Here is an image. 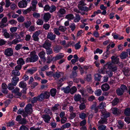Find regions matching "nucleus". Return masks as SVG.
<instances>
[{
  "label": "nucleus",
  "instance_id": "obj_8",
  "mask_svg": "<svg viewBox=\"0 0 130 130\" xmlns=\"http://www.w3.org/2000/svg\"><path fill=\"white\" fill-rule=\"evenodd\" d=\"M42 47L45 49L51 47V42L48 40H46L42 44Z\"/></svg>",
  "mask_w": 130,
  "mask_h": 130
},
{
  "label": "nucleus",
  "instance_id": "obj_21",
  "mask_svg": "<svg viewBox=\"0 0 130 130\" xmlns=\"http://www.w3.org/2000/svg\"><path fill=\"white\" fill-rule=\"evenodd\" d=\"M109 85L107 84H103L101 86L102 89L103 91L108 90L109 89Z\"/></svg>",
  "mask_w": 130,
  "mask_h": 130
},
{
  "label": "nucleus",
  "instance_id": "obj_50",
  "mask_svg": "<svg viewBox=\"0 0 130 130\" xmlns=\"http://www.w3.org/2000/svg\"><path fill=\"white\" fill-rule=\"evenodd\" d=\"M106 104L105 102H102L98 106V107L100 109H102L106 107Z\"/></svg>",
  "mask_w": 130,
  "mask_h": 130
},
{
  "label": "nucleus",
  "instance_id": "obj_38",
  "mask_svg": "<svg viewBox=\"0 0 130 130\" xmlns=\"http://www.w3.org/2000/svg\"><path fill=\"white\" fill-rule=\"evenodd\" d=\"M119 102V100L117 98H115L112 102V104L113 106H115Z\"/></svg>",
  "mask_w": 130,
  "mask_h": 130
},
{
  "label": "nucleus",
  "instance_id": "obj_27",
  "mask_svg": "<svg viewBox=\"0 0 130 130\" xmlns=\"http://www.w3.org/2000/svg\"><path fill=\"white\" fill-rule=\"evenodd\" d=\"M25 63L23 59L22 58H20L17 61V64L19 65H21V66L23 65Z\"/></svg>",
  "mask_w": 130,
  "mask_h": 130
},
{
  "label": "nucleus",
  "instance_id": "obj_13",
  "mask_svg": "<svg viewBox=\"0 0 130 130\" xmlns=\"http://www.w3.org/2000/svg\"><path fill=\"white\" fill-rule=\"evenodd\" d=\"M40 33V31H36L34 33L32 37L33 38V40L35 41H37L39 40V38L38 36Z\"/></svg>",
  "mask_w": 130,
  "mask_h": 130
},
{
  "label": "nucleus",
  "instance_id": "obj_59",
  "mask_svg": "<svg viewBox=\"0 0 130 130\" xmlns=\"http://www.w3.org/2000/svg\"><path fill=\"white\" fill-rule=\"evenodd\" d=\"M110 53V52L106 51L105 53H104L103 55L104 58V59H106L108 57Z\"/></svg>",
  "mask_w": 130,
  "mask_h": 130
},
{
  "label": "nucleus",
  "instance_id": "obj_52",
  "mask_svg": "<svg viewBox=\"0 0 130 130\" xmlns=\"http://www.w3.org/2000/svg\"><path fill=\"white\" fill-rule=\"evenodd\" d=\"M63 56L61 55H57L56 56L54 57V61H56L62 58Z\"/></svg>",
  "mask_w": 130,
  "mask_h": 130
},
{
  "label": "nucleus",
  "instance_id": "obj_30",
  "mask_svg": "<svg viewBox=\"0 0 130 130\" xmlns=\"http://www.w3.org/2000/svg\"><path fill=\"white\" fill-rule=\"evenodd\" d=\"M77 89L76 87L74 86L72 87L71 89L70 88V92L72 94H73L76 92Z\"/></svg>",
  "mask_w": 130,
  "mask_h": 130
},
{
  "label": "nucleus",
  "instance_id": "obj_20",
  "mask_svg": "<svg viewBox=\"0 0 130 130\" xmlns=\"http://www.w3.org/2000/svg\"><path fill=\"white\" fill-rule=\"evenodd\" d=\"M94 78L95 81H100L101 78L102 77L101 75L99 73H97L94 74Z\"/></svg>",
  "mask_w": 130,
  "mask_h": 130
},
{
  "label": "nucleus",
  "instance_id": "obj_64",
  "mask_svg": "<svg viewBox=\"0 0 130 130\" xmlns=\"http://www.w3.org/2000/svg\"><path fill=\"white\" fill-rule=\"evenodd\" d=\"M19 130H29V129L25 126L22 125L20 127Z\"/></svg>",
  "mask_w": 130,
  "mask_h": 130
},
{
  "label": "nucleus",
  "instance_id": "obj_11",
  "mask_svg": "<svg viewBox=\"0 0 130 130\" xmlns=\"http://www.w3.org/2000/svg\"><path fill=\"white\" fill-rule=\"evenodd\" d=\"M51 17V14L48 12L44 13L43 17V19L45 22H47L50 19Z\"/></svg>",
  "mask_w": 130,
  "mask_h": 130
},
{
  "label": "nucleus",
  "instance_id": "obj_37",
  "mask_svg": "<svg viewBox=\"0 0 130 130\" xmlns=\"http://www.w3.org/2000/svg\"><path fill=\"white\" fill-rule=\"evenodd\" d=\"M102 92V91L101 89H98L96 90L94 93L95 95L99 96L101 95Z\"/></svg>",
  "mask_w": 130,
  "mask_h": 130
},
{
  "label": "nucleus",
  "instance_id": "obj_15",
  "mask_svg": "<svg viewBox=\"0 0 130 130\" xmlns=\"http://www.w3.org/2000/svg\"><path fill=\"white\" fill-rule=\"evenodd\" d=\"M2 92L5 94H7L8 92V90H7V86L6 84L3 83L2 85Z\"/></svg>",
  "mask_w": 130,
  "mask_h": 130
},
{
  "label": "nucleus",
  "instance_id": "obj_61",
  "mask_svg": "<svg viewBox=\"0 0 130 130\" xmlns=\"http://www.w3.org/2000/svg\"><path fill=\"white\" fill-rule=\"evenodd\" d=\"M44 112L45 114L47 115L49 114L50 113L51 115H52V113L50 112V110L48 108H46L44 110Z\"/></svg>",
  "mask_w": 130,
  "mask_h": 130
},
{
  "label": "nucleus",
  "instance_id": "obj_6",
  "mask_svg": "<svg viewBox=\"0 0 130 130\" xmlns=\"http://www.w3.org/2000/svg\"><path fill=\"white\" fill-rule=\"evenodd\" d=\"M45 53L44 51L41 52L38 54V55L41 60L44 62H45L46 60V58L45 56Z\"/></svg>",
  "mask_w": 130,
  "mask_h": 130
},
{
  "label": "nucleus",
  "instance_id": "obj_1",
  "mask_svg": "<svg viewBox=\"0 0 130 130\" xmlns=\"http://www.w3.org/2000/svg\"><path fill=\"white\" fill-rule=\"evenodd\" d=\"M30 56V57L27 58L26 61L27 62H34L38 60V57L36 55V52L35 51H33L31 52Z\"/></svg>",
  "mask_w": 130,
  "mask_h": 130
},
{
  "label": "nucleus",
  "instance_id": "obj_43",
  "mask_svg": "<svg viewBox=\"0 0 130 130\" xmlns=\"http://www.w3.org/2000/svg\"><path fill=\"white\" fill-rule=\"evenodd\" d=\"M80 20V15L78 14L76 15L75 18L74 19V22H78Z\"/></svg>",
  "mask_w": 130,
  "mask_h": 130
},
{
  "label": "nucleus",
  "instance_id": "obj_40",
  "mask_svg": "<svg viewBox=\"0 0 130 130\" xmlns=\"http://www.w3.org/2000/svg\"><path fill=\"white\" fill-rule=\"evenodd\" d=\"M43 93H41L38 96L39 101H41L45 98Z\"/></svg>",
  "mask_w": 130,
  "mask_h": 130
},
{
  "label": "nucleus",
  "instance_id": "obj_62",
  "mask_svg": "<svg viewBox=\"0 0 130 130\" xmlns=\"http://www.w3.org/2000/svg\"><path fill=\"white\" fill-rule=\"evenodd\" d=\"M59 30L62 32L65 31L66 30V28L65 27L60 26L59 27Z\"/></svg>",
  "mask_w": 130,
  "mask_h": 130
},
{
  "label": "nucleus",
  "instance_id": "obj_35",
  "mask_svg": "<svg viewBox=\"0 0 130 130\" xmlns=\"http://www.w3.org/2000/svg\"><path fill=\"white\" fill-rule=\"evenodd\" d=\"M116 91L117 95H123L124 93L123 91L120 88L117 89Z\"/></svg>",
  "mask_w": 130,
  "mask_h": 130
},
{
  "label": "nucleus",
  "instance_id": "obj_16",
  "mask_svg": "<svg viewBox=\"0 0 130 130\" xmlns=\"http://www.w3.org/2000/svg\"><path fill=\"white\" fill-rule=\"evenodd\" d=\"M111 62L112 63L116 64H118L119 62V59L117 57H115V56H112L111 57Z\"/></svg>",
  "mask_w": 130,
  "mask_h": 130
},
{
  "label": "nucleus",
  "instance_id": "obj_32",
  "mask_svg": "<svg viewBox=\"0 0 130 130\" xmlns=\"http://www.w3.org/2000/svg\"><path fill=\"white\" fill-rule=\"evenodd\" d=\"M78 8L79 9L82 11H88V10H90L89 9H88V8L86 6H79L78 7Z\"/></svg>",
  "mask_w": 130,
  "mask_h": 130
},
{
  "label": "nucleus",
  "instance_id": "obj_4",
  "mask_svg": "<svg viewBox=\"0 0 130 130\" xmlns=\"http://www.w3.org/2000/svg\"><path fill=\"white\" fill-rule=\"evenodd\" d=\"M4 54L7 56H10L13 54V51L11 48H8L5 51Z\"/></svg>",
  "mask_w": 130,
  "mask_h": 130
},
{
  "label": "nucleus",
  "instance_id": "obj_31",
  "mask_svg": "<svg viewBox=\"0 0 130 130\" xmlns=\"http://www.w3.org/2000/svg\"><path fill=\"white\" fill-rule=\"evenodd\" d=\"M56 90L55 88H53L50 91V92L51 95L52 96H54L56 93Z\"/></svg>",
  "mask_w": 130,
  "mask_h": 130
},
{
  "label": "nucleus",
  "instance_id": "obj_17",
  "mask_svg": "<svg viewBox=\"0 0 130 130\" xmlns=\"http://www.w3.org/2000/svg\"><path fill=\"white\" fill-rule=\"evenodd\" d=\"M19 80V78L16 76H14L12 79L11 82L15 86Z\"/></svg>",
  "mask_w": 130,
  "mask_h": 130
},
{
  "label": "nucleus",
  "instance_id": "obj_58",
  "mask_svg": "<svg viewBox=\"0 0 130 130\" xmlns=\"http://www.w3.org/2000/svg\"><path fill=\"white\" fill-rule=\"evenodd\" d=\"M20 40H19L17 39H15L13 40L11 42V43L12 44H16L17 43L20 42Z\"/></svg>",
  "mask_w": 130,
  "mask_h": 130
},
{
  "label": "nucleus",
  "instance_id": "obj_18",
  "mask_svg": "<svg viewBox=\"0 0 130 130\" xmlns=\"http://www.w3.org/2000/svg\"><path fill=\"white\" fill-rule=\"evenodd\" d=\"M74 98L75 102L80 101L82 98L81 95L79 94H75Z\"/></svg>",
  "mask_w": 130,
  "mask_h": 130
},
{
  "label": "nucleus",
  "instance_id": "obj_5",
  "mask_svg": "<svg viewBox=\"0 0 130 130\" xmlns=\"http://www.w3.org/2000/svg\"><path fill=\"white\" fill-rule=\"evenodd\" d=\"M36 7L32 6L29 8L24 11L23 12L24 14H26L27 13H29L31 10L33 11H36Z\"/></svg>",
  "mask_w": 130,
  "mask_h": 130
},
{
  "label": "nucleus",
  "instance_id": "obj_24",
  "mask_svg": "<svg viewBox=\"0 0 130 130\" xmlns=\"http://www.w3.org/2000/svg\"><path fill=\"white\" fill-rule=\"evenodd\" d=\"M12 75L14 76H19L20 75V73L19 71L15 70H13L12 72Z\"/></svg>",
  "mask_w": 130,
  "mask_h": 130
},
{
  "label": "nucleus",
  "instance_id": "obj_19",
  "mask_svg": "<svg viewBox=\"0 0 130 130\" xmlns=\"http://www.w3.org/2000/svg\"><path fill=\"white\" fill-rule=\"evenodd\" d=\"M124 75L126 76H128L130 75V72L128 68H124L122 70Z\"/></svg>",
  "mask_w": 130,
  "mask_h": 130
},
{
  "label": "nucleus",
  "instance_id": "obj_53",
  "mask_svg": "<svg viewBox=\"0 0 130 130\" xmlns=\"http://www.w3.org/2000/svg\"><path fill=\"white\" fill-rule=\"evenodd\" d=\"M27 123V121L25 118L22 119L19 122V123L22 124H25Z\"/></svg>",
  "mask_w": 130,
  "mask_h": 130
},
{
  "label": "nucleus",
  "instance_id": "obj_3",
  "mask_svg": "<svg viewBox=\"0 0 130 130\" xmlns=\"http://www.w3.org/2000/svg\"><path fill=\"white\" fill-rule=\"evenodd\" d=\"M106 65L108 66L107 68L111 70L112 71H115L117 70V67L111 62H108L106 64Z\"/></svg>",
  "mask_w": 130,
  "mask_h": 130
},
{
  "label": "nucleus",
  "instance_id": "obj_57",
  "mask_svg": "<svg viewBox=\"0 0 130 130\" xmlns=\"http://www.w3.org/2000/svg\"><path fill=\"white\" fill-rule=\"evenodd\" d=\"M36 23L38 25H41L43 23V21L41 19H38Z\"/></svg>",
  "mask_w": 130,
  "mask_h": 130
},
{
  "label": "nucleus",
  "instance_id": "obj_56",
  "mask_svg": "<svg viewBox=\"0 0 130 130\" xmlns=\"http://www.w3.org/2000/svg\"><path fill=\"white\" fill-rule=\"evenodd\" d=\"M53 30L54 33L56 35H59L60 34V32H59V29H58L57 28H54L53 29Z\"/></svg>",
  "mask_w": 130,
  "mask_h": 130
},
{
  "label": "nucleus",
  "instance_id": "obj_9",
  "mask_svg": "<svg viewBox=\"0 0 130 130\" xmlns=\"http://www.w3.org/2000/svg\"><path fill=\"white\" fill-rule=\"evenodd\" d=\"M42 117L44 121L46 123H49L51 119V117L48 115L44 114L42 115Z\"/></svg>",
  "mask_w": 130,
  "mask_h": 130
},
{
  "label": "nucleus",
  "instance_id": "obj_26",
  "mask_svg": "<svg viewBox=\"0 0 130 130\" xmlns=\"http://www.w3.org/2000/svg\"><path fill=\"white\" fill-rule=\"evenodd\" d=\"M102 115L101 116V117L106 119L110 116V113L107 112H102Z\"/></svg>",
  "mask_w": 130,
  "mask_h": 130
},
{
  "label": "nucleus",
  "instance_id": "obj_36",
  "mask_svg": "<svg viewBox=\"0 0 130 130\" xmlns=\"http://www.w3.org/2000/svg\"><path fill=\"white\" fill-rule=\"evenodd\" d=\"M45 49L46 50V53L47 55H50L53 53L52 49L50 47H49Z\"/></svg>",
  "mask_w": 130,
  "mask_h": 130
},
{
  "label": "nucleus",
  "instance_id": "obj_63",
  "mask_svg": "<svg viewBox=\"0 0 130 130\" xmlns=\"http://www.w3.org/2000/svg\"><path fill=\"white\" fill-rule=\"evenodd\" d=\"M43 27L46 30H48L50 27V25L48 24L45 23L44 24Z\"/></svg>",
  "mask_w": 130,
  "mask_h": 130
},
{
  "label": "nucleus",
  "instance_id": "obj_55",
  "mask_svg": "<svg viewBox=\"0 0 130 130\" xmlns=\"http://www.w3.org/2000/svg\"><path fill=\"white\" fill-rule=\"evenodd\" d=\"M76 114L73 112H72L70 114V117L69 119H72L74 118L76 116Z\"/></svg>",
  "mask_w": 130,
  "mask_h": 130
},
{
  "label": "nucleus",
  "instance_id": "obj_25",
  "mask_svg": "<svg viewBox=\"0 0 130 130\" xmlns=\"http://www.w3.org/2000/svg\"><path fill=\"white\" fill-rule=\"evenodd\" d=\"M54 57H53L51 55L48 56L47 57V60L46 63H50L53 60L54 61Z\"/></svg>",
  "mask_w": 130,
  "mask_h": 130
},
{
  "label": "nucleus",
  "instance_id": "obj_47",
  "mask_svg": "<svg viewBox=\"0 0 130 130\" xmlns=\"http://www.w3.org/2000/svg\"><path fill=\"white\" fill-rule=\"evenodd\" d=\"M59 105L58 104H55L54 106L52 108V110L53 111H55L56 110H57L58 109V107Z\"/></svg>",
  "mask_w": 130,
  "mask_h": 130
},
{
  "label": "nucleus",
  "instance_id": "obj_45",
  "mask_svg": "<svg viewBox=\"0 0 130 130\" xmlns=\"http://www.w3.org/2000/svg\"><path fill=\"white\" fill-rule=\"evenodd\" d=\"M62 90L64 91V92L66 93H68L70 92V87L68 86L65 88H63Z\"/></svg>",
  "mask_w": 130,
  "mask_h": 130
},
{
  "label": "nucleus",
  "instance_id": "obj_60",
  "mask_svg": "<svg viewBox=\"0 0 130 130\" xmlns=\"http://www.w3.org/2000/svg\"><path fill=\"white\" fill-rule=\"evenodd\" d=\"M106 74L109 77H110L112 76L113 74L111 71L109 70L106 71Z\"/></svg>",
  "mask_w": 130,
  "mask_h": 130
},
{
  "label": "nucleus",
  "instance_id": "obj_42",
  "mask_svg": "<svg viewBox=\"0 0 130 130\" xmlns=\"http://www.w3.org/2000/svg\"><path fill=\"white\" fill-rule=\"evenodd\" d=\"M17 20L19 22H23L24 21L25 19L24 17L21 16H20L17 19Z\"/></svg>",
  "mask_w": 130,
  "mask_h": 130
},
{
  "label": "nucleus",
  "instance_id": "obj_14",
  "mask_svg": "<svg viewBox=\"0 0 130 130\" xmlns=\"http://www.w3.org/2000/svg\"><path fill=\"white\" fill-rule=\"evenodd\" d=\"M98 123L100 125L107 124L108 123V119H107L101 117V119L98 121Z\"/></svg>",
  "mask_w": 130,
  "mask_h": 130
},
{
  "label": "nucleus",
  "instance_id": "obj_49",
  "mask_svg": "<svg viewBox=\"0 0 130 130\" xmlns=\"http://www.w3.org/2000/svg\"><path fill=\"white\" fill-rule=\"evenodd\" d=\"M98 130H105L106 127L105 125H101L98 127Z\"/></svg>",
  "mask_w": 130,
  "mask_h": 130
},
{
  "label": "nucleus",
  "instance_id": "obj_2",
  "mask_svg": "<svg viewBox=\"0 0 130 130\" xmlns=\"http://www.w3.org/2000/svg\"><path fill=\"white\" fill-rule=\"evenodd\" d=\"M30 0H22L18 3V6L20 8H24L26 7L28 2H29Z\"/></svg>",
  "mask_w": 130,
  "mask_h": 130
},
{
  "label": "nucleus",
  "instance_id": "obj_44",
  "mask_svg": "<svg viewBox=\"0 0 130 130\" xmlns=\"http://www.w3.org/2000/svg\"><path fill=\"white\" fill-rule=\"evenodd\" d=\"M50 7L49 11L51 13H52L54 12L56 10V7L54 5H52L50 6Z\"/></svg>",
  "mask_w": 130,
  "mask_h": 130
},
{
  "label": "nucleus",
  "instance_id": "obj_28",
  "mask_svg": "<svg viewBox=\"0 0 130 130\" xmlns=\"http://www.w3.org/2000/svg\"><path fill=\"white\" fill-rule=\"evenodd\" d=\"M124 114L125 115L130 116V108H127L125 109L124 111Z\"/></svg>",
  "mask_w": 130,
  "mask_h": 130
},
{
  "label": "nucleus",
  "instance_id": "obj_41",
  "mask_svg": "<svg viewBox=\"0 0 130 130\" xmlns=\"http://www.w3.org/2000/svg\"><path fill=\"white\" fill-rule=\"evenodd\" d=\"M66 18L68 19L69 20H71L73 19L74 17L73 14H69L67 15L65 17Z\"/></svg>",
  "mask_w": 130,
  "mask_h": 130
},
{
  "label": "nucleus",
  "instance_id": "obj_34",
  "mask_svg": "<svg viewBox=\"0 0 130 130\" xmlns=\"http://www.w3.org/2000/svg\"><path fill=\"white\" fill-rule=\"evenodd\" d=\"M62 49V47L61 46H57L54 48V50L57 53L59 52L60 50Z\"/></svg>",
  "mask_w": 130,
  "mask_h": 130
},
{
  "label": "nucleus",
  "instance_id": "obj_33",
  "mask_svg": "<svg viewBox=\"0 0 130 130\" xmlns=\"http://www.w3.org/2000/svg\"><path fill=\"white\" fill-rule=\"evenodd\" d=\"M66 10L64 8H61L57 12V14H60L61 15H63L65 14Z\"/></svg>",
  "mask_w": 130,
  "mask_h": 130
},
{
  "label": "nucleus",
  "instance_id": "obj_29",
  "mask_svg": "<svg viewBox=\"0 0 130 130\" xmlns=\"http://www.w3.org/2000/svg\"><path fill=\"white\" fill-rule=\"evenodd\" d=\"M19 86L20 87L24 89L26 88L27 85L25 82H24L23 81H22L20 83Z\"/></svg>",
  "mask_w": 130,
  "mask_h": 130
},
{
  "label": "nucleus",
  "instance_id": "obj_48",
  "mask_svg": "<svg viewBox=\"0 0 130 130\" xmlns=\"http://www.w3.org/2000/svg\"><path fill=\"white\" fill-rule=\"evenodd\" d=\"M32 15L34 18H38L40 17V14L36 12H34Z\"/></svg>",
  "mask_w": 130,
  "mask_h": 130
},
{
  "label": "nucleus",
  "instance_id": "obj_54",
  "mask_svg": "<svg viewBox=\"0 0 130 130\" xmlns=\"http://www.w3.org/2000/svg\"><path fill=\"white\" fill-rule=\"evenodd\" d=\"M14 86L13 84V83H10L8 85V89L10 90H12L14 89Z\"/></svg>",
  "mask_w": 130,
  "mask_h": 130
},
{
  "label": "nucleus",
  "instance_id": "obj_51",
  "mask_svg": "<svg viewBox=\"0 0 130 130\" xmlns=\"http://www.w3.org/2000/svg\"><path fill=\"white\" fill-rule=\"evenodd\" d=\"M77 74L76 71H73L70 76V78H74L77 76Z\"/></svg>",
  "mask_w": 130,
  "mask_h": 130
},
{
  "label": "nucleus",
  "instance_id": "obj_23",
  "mask_svg": "<svg viewBox=\"0 0 130 130\" xmlns=\"http://www.w3.org/2000/svg\"><path fill=\"white\" fill-rule=\"evenodd\" d=\"M128 56L127 52H123L121 54L120 57L122 59L125 58Z\"/></svg>",
  "mask_w": 130,
  "mask_h": 130
},
{
  "label": "nucleus",
  "instance_id": "obj_7",
  "mask_svg": "<svg viewBox=\"0 0 130 130\" xmlns=\"http://www.w3.org/2000/svg\"><path fill=\"white\" fill-rule=\"evenodd\" d=\"M18 114H21L24 117H26L28 116V114L30 113L27 111L25 110L24 111L23 109L22 110L21 108L18 110Z\"/></svg>",
  "mask_w": 130,
  "mask_h": 130
},
{
  "label": "nucleus",
  "instance_id": "obj_22",
  "mask_svg": "<svg viewBox=\"0 0 130 130\" xmlns=\"http://www.w3.org/2000/svg\"><path fill=\"white\" fill-rule=\"evenodd\" d=\"M121 112V111L117 108H114L112 109V112L114 115L120 114Z\"/></svg>",
  "mask_w": 130,
  "mask_h": 130
},
{
  "label": "nucleus",
  "instance_id": "obj_39",
  "mask_svg": "<svg viewBox=\"0 0 130 130\" xmlns=\"http://www.w3.org/2000/svg\"><path fill=\"white\" fill-rule=\"evenodd\" d=\"M61 73L60 72H56L53 74V76L55 79H57L60 77V73Z\"/></svg>",
  "mask_w": 130,
  "mask_h": 130
},
{
  "label": "nucleus",
  "instance_id": "obj_12",
  "mask_svg": "<svg viewBox=\"0 0 130 130\" xmlns=\"http://www.w3.org/2000/svg\"><path fill=\"white\" fill-rule=\"evenodd\" d=\"M56 35L51 32H49L48 33L47 36V38L51 40H53L56 38Z\"/></svg>",
  "mask_w": 130,
  "mask_h": 130
},
{
  "label": "nucleus",
  "instance_id": "obj_46",
  "mask_svg": "<svg viewBox=\"0 0 130 130\" xmlns=\"http://www.w3.org/2000/svg\"><path fill=\"white\" fill-rule=\"evenodd\" d=\"M71 126V124L69 123H67L63 125L61 128L63 129L69 128Z\"/></svg>",
  "mask_w": 130,
  "mask_h": 130
},
{
  "label": "nucleus",
  "instance_id": "obj_10",
  "mask_svg": "<svg viewBox=\"0 0 130 130\" xmlns=\"http://www.w3.org/2000/svg\"><path fill=\"white\" fill-rule=\"evenodd\" d=\"M24 110L30 113H31L32 111V105L29 103L28 104L25 108Z\"/></svg>",
  "mask_w": 130,
  "mask_h": 130
}]
</instances>
